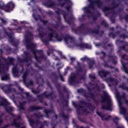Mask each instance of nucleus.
Instances as JSON below:
<instances>
[{
    "label": "nucleus",
    "instance_id": "f257e3e1",
    "mask_svg": "<svg viewBox=\"0 0 128 128\" xmlns=\"http://www.w3.org/2000/svg\"><path fill=\"white\" fill-rule=\"evenodd\" d=\"M48 30L51 32L48 34V39H45L42 40V42L44 44H48L49 42H62V40H64L66 44H68V42L70 40V42L74 41V37L70 36V35L67 34L64 36V34L56 32V30L52 28H48Z\"/></svg>",
    "mask_w": 128,
    "mask_h": 128
},
{
    "label": "nucleus",
    "instance_id": "f03ea898",
    "mask_svg": "<svg viewBox=\"0 0 128 128\" xmlns=\"http://www.w3.org/2000/svg\"><path fill=\"white\" fill-rule=\"evenodd\" d=\"M58 2H60L58 4L59 6L61 8L64 7V8L66 9V12H70V8L72 6V0H57ZM44 6H46V8H52L54 6H56V2H52V0H47V2L44 3Z\"/></svg>",
    "mask_w": 128,
    "mask_h": 128
},
{
    "label": "nucleus",
    "instance_id": "7ed1b4c3",
    "mask_svg": "<svg viewBox=\"0 0 128 128\" xmlns=\"http://www.w3.org/2000/svg\"><path fill=\"white\" fill-rule=\"evenodd\" d=\"M88 2L90 3L89 5L87 6L84 7L83 8L85 14H92L91 10H93L94 11L96 10V8L94 6V4H96L98 8H102V2L100 1V0H88Z\"/></svg>",
    "mask_w": 128,
    "mask_h": 128
},
{
    "label": "nucleus",
    "instance_id": "20e7f679",
    "mask_svg": "<svg viewBox=\"0 0 128 128\" xmlns=\"http://www.w3.org/2000/svg\"><path fill=\"white\" fill-rule=\"evenodd\" d=\"M104 96L101 97L102 100L101 102L102 104H104V102H106V106L104 104H102V110H112V100L110 99V96L108 94V92H103Z\"/></svg>",
    "mask_w": 128,
    "mask_h": 128
},
{
    "label": "nucleus",
    "instance_id": "39448f33",
    "mask_svg": "<svg viewBox=\"0 0 128 128\" xmlns=\"http://www.w3.org/2000/svg\"><path fill=\"white\" fill-rule=\"evenodd\" d=\"M33 48V49L30 50L32 52L34 58L36 60L37 62L40 64L42 60H46L48 58L44 55V53L42 50H37Z\"/></svg>",
    "mask_w": 128,
    "mask_h": 128
},
{
    "label": "nucleus",
    "instance_id": "423d86ee",
    "mask_svg": "<svg viewBox=\"0 0 128 128\" xmlns=\"http://www.w3.org/2000/svg\"><path fill=\"white\" fill-rule=\"evenodd\" d=\"M14 4L12 2L10 1L4 4V2L0 1V10H5L6 12H10L12 10H14ZM0 14L4 16V13L1 10H0Z\"/></svg>",
    "mask_w": 128,
    "mask_h": 128
},
{
    "label": "nucleus",
    "instance_id": "0eeeda50",
    "mask_svg": "<svg viewBox=\"0 0 128 128\" xmlns=\"http://www.w3.org/2000/svg\"><path fill=\"white\" fill-rule=\"evenodd\" d=\"M48 94V92L45 91L44 92L40 94L39 95H37V98H50L51 100H54V98H56V95L54 94V92H50L49 94ZM54 94V95H53Z\"/></svg>",
    "mask_w": 128,
    "mask_h": 128
},
{
    "label": "nucleus",
    "instance_id": "6e6552de",
    "mask_svg": "<svg viewBox=\"0 0 128 128\" xmlns=\"http://www.w3.org/2000/svg\"><path fill=\"white\" fill-rule=\"evenodd\" d=\"M71 10H72V6H71L70 10V12L67 11L68 12L63 13L64 18L66 22H67V24H70V26L72 24V21L74 20V16H72V14H70L71 16L67 17L68 16V14H70V12Z\"/></svg>",
    "mask_w": 128,
    "mask_h": 128
},
{
    "label": "nucleus",
    "instance_id": "1a4fd4ad",
    "mask_svg": "<svg viewBox=\"0 0 128 128\" xmlns=\"http://www.w3.org/2000/svg\"><path fill=\"white\" fill-rule=\"evenodd\" d=\"M56 88L59 94V98L62 102H64V100H66V98H68V95L67 96L64 97V93L60 90L62 88L60 84L56 83Z\"/></svg>",
    "mask_w": 128,
    "mask_h": 128
},
{
    "label": "nucleus",
    "instance_id": "9d476101",
    "mask_svg": "<svg viewBox=\"0 0 128 128\" xmlns=\"http://www.w3.org/2000/svg\"><path fill=\"white\" fill-rule=\"evenodd\" d=\"M24 55L25 56L24 58H18V60L20 62H32V56H30V52H24Z\"/></svg>",
    "mask_w": 128,
    "mask_h": 128
},
{
    "label": "nucleus",
    "instance_id": "9b49d317",
    "mask_svg": "<svg viewBox=\"0 0 128 128\" xmlns=\"http://www.w3.org/2000/svg\"><path fill=\"white\" fill-rule=\"evenodd\" d=\"M68 82L70 86H76V84H80V80L72 74L68 78Z\"/></svg>",
    "mask_w": 128,
    "mask_h": 128
},
{
    "label": "nucleus",
    "instance_id": "f8f14e48",
    "mask_svg": "<svg viewBox=\"0 0 128 128\" xmlns=\"http://www.w3.org/2000/svg\"><path fill=\"white\" fill-rule=\"evenodd\" d=\"M4 34H6L8 36L12 46H14L15 48H18V44L14 42V38L12 37V32H8L6 30H4Z\"/></svg>",
    "mask_w": 128,
    "mask_h": 128
},
{
    "label": "nucleus",
    "instance_id": "ddd939ff",
    "mask_svg": "<svg viewBox=\"0 0 128 128\" xmlns=\"http://www.w3.org/2000/svg\"><path fill=\"white\" fill-rule=\"evenodd\" d=\"M6 112L8 114H10L12 118H14V116H16V114H12V112H14V108L10 106H6L4 108Z\"/></svg>",
    "mask_w": 128,
    "mask_h": 128
},
{
    "label": "nucleus",
    "instance_id": "4468645a",
    "mask_svg": "<svg viewBox=\"0 0 128 128\" xmlns=\"http://www.w3.org/2000/svg\"><path fill=\"white\" fill-rule=\"evenodd\" d=\"M8 102L6 99V98L0 96V106H4V108L8 106Z\"/></svg>",
    "mask_w": 128,
    "mask_h": 128
},
{
    "label": "nucleus",
    "instance_id": "2eb2a0df",
    "mask_svg": "<svg viewBox=\"0 0 128 128\" xmlns=\"http://www.w3.org/2000/svg\"><path fill=\"white\" fill-rule=\"evenodd\" d=\"M44 107L40 106H36L32 105L29 107L28 109V112H31L34 110H42Z\"/></svg>",
    "mask_w": 128,
    "mask_h": 128
},
{
    "label": "nucleus",
    "instance_id": "dca6fc26",
    "mask_svg": "<svg viewBox=\"0 0 128 128\" xmlns=\"http://www.w3.org/2000/svg\"><path fill=\"white\" fill-rule=\"evenodd\" d=\"M98 74L102 78H106L110 74V72L108 70H102L98 72Z\"/></svg>",
    "mask_w": 128,
    "mask_h": 128
},
{
    "label": "nucleus",
    "instance_id": "f3484780",
    "mask_svg": "<svg viewBox=\"0 0 128 128\" xmlns=\"http://www.w3.org/2000/svg\"><path fill=\"white\" fill-rule=\"evenodd\" d=\"M76 46H78V48H80L82 50V48H87L88 50H91L92 48V46L88 44L81 43L77 44Z\"/></svg>",
    "mask_w": 128,
    "mask_h": 128
},
{
    "label": "nucleus",
    "instance_id": "a211bd4d",
    "mask_svg": "<svg viewBox=\"0 0 128 128\" xmlns=\"http://www.w3.org/2000/svg\"><path fill=\"white\" fill-rule=\"evenodd\" d=\"M24 94L26 96L27 100H28L29 102H36V98H34V97L32 96V95L30 94V92H26Z\"/></svg>",
    "mask_w": 128,
    "mask_h": 128
},
{
    "label": "nucleus",
    "instance_id": "6ab92c4d",
    "mask_svg": "<svg viewBox=\"0 0 128 128\" xmlns=\"http://www.w3.org/2000/svg\"><path fill=\"white\" fill-rule=\"evenodd\" d=\"M37 32L39 33V36L40 38H44L46 36V32H44V28L42 26H39L37 28Z\"/></svg>",
    "mask_w": 128,
    "mask_h": 128
},
{
    "label": "nucleus",
    "instance_id": "aec40b11",
    "mask_svg": "<svg viewBox=\"0 0 128 128\" xmlns=\"http://www.w3.org/2000/svg\"><path fill=\"white\" fill-rule=\"evenodd\" d=\"M88 96L86 98H90L91 100H92L96 104H100V101H98L96 98H94V94L92 92L88 93Z\"/></svg>",
    "mask_w": 128,
    "mask_h": 128
},
{
    "label": "nucleus",
    "instance_id": "412c9836",
    "mask_svg": "<svg viewBox=\"0 0 128 128\" xmlns=\"http://www.w3.org/2000/svg\"><path fill=\"white\" fill-rule=\"evenodd\" d=\"M108 56L109 62H110V60H112V62L114 65L118 64V62L116 61V60H118V57H116V56L109 54Z\"/></svg>",
    "mask_w": 128,
    "mask_h": 128
},
{
    "label": "nucleus",
    "instance_id": "4be33fe9",
    "mask_svg": "<svg viewBox=\"0 0 128 128\" xmlns=\"http://www.w3.org/2000/svg\"><path fill=\"white\" fill-rule=\"evenodd\" d=\"M12 72L14 78H18L20 70L18 68V67L16 66H15L12 68Z\"/></svg>",
    "mask_w": 128,
    "mask_h": 128
},
{
    "label": "nucleus",
    "instance_id": "5701e85b",
    "mask_svg": "<svg viewBox=\"0 0 128 128\" xmlns=\"http://www.w3.org/2000/svg\"><path fill=\"white\" fill-rule=\"evenodd\" d=\"M97 12V14L96 15H88V18H92V20L94 22H96V20H98V16H100L101 14L100 13V12H98V11L96 12Z\"/></svg>",
    "mask_w": 128,
    "mask_h": 128
},
{
    "label": "nucleus",
    "instance_id": "b1692460",
    "mask_svg": "<svg viewBox=\"0 0 128 128\" xmlns=\"http://www.w3.org/2000/svg\"><path fill=\"white\" fill-rule=\"evenodd\" d=\"M87 89L89 92H90L92 90H96L97 92H100V88L98 84H96V86L92 87V88H90V86H88Z\"/></svg>",
    "mask_w": 128,
    "mask_h": 128
},
{
    "label": "nucleus",
    "instance_id": "393cba45",
    "mask_svg": "<svg viewBox=\"0 0 128 128\" xmlns=\"http://www.w3.org/2000/svg\"><path fill=\"white\" fill-rule=\"evenodd\" d=\"M72 31L74 32L76 34H78V36H80V34H84V30L82 29L79 28H72Z\"/></svg>",
    "mask_w": 128,
    "mask_h": 128
},
{
    "label": "nucleus",
    "instance_id": "a878e982",
    "mask_svg": "<svg viewBox=\"0 0 128 128\" xmlns=\"http://www.w3.org/2000/svg\"><path fill=\"white\" fill-rule=\"evenodd\" d=\"M116 2H120V0H112L111 8L112 10H114V8H118V6H120L119 4H117Z\"/></svg>",
    "mask_w": 128,
    "mask_h": 128
},
{
    "label": "nucleus",
    "instance_id": "bb28decb",
    "mask_svg": "<svg viewBox=\"0 0 128 128\" xmlns=\"http://www.w3.org/2000/svg\"><path fill=\"white\" fill-rule=\"evenodd\" d=\"M59 116H60V118H62L64 120L65 122L66 120H68L69 116H68V115L64 114V111L61 112L59 114Z\"/></svg>",
    "mask_w": 128,
    "mask_h": 128
},
{
    "label": "nucleus",
    "instance_id": "cd10ccee",
    "mask_svg": "<svg viewBox=\"0 0 128 128\" xmlns=\"http://www.w3.org/2000/svg\"><path fill=\"white\" fill-rule=\"evenodd\" d=\"M28 122L31 126H34L35 124H40V121L39 120H36V121H34L32 118L28 119Z\"/></svg>",
    "mask_w": 128,
    "mask_h": 128
},
{
    "label": "nucleus",
    "instance_id": "c85d7f7f",
    "mask_svg": "<svg viewBox=\"0 0 128 128\" xmlns=\"http://www.w3.org/2000/svg\"><path fill=\"white\" fill-rule=\"evenodd\" d=\"M122 102H119V106L120 108V114H126V107H123L120 106Z\"/></svg>",
    "mask_w": 128,
    "mask_h": 128
},
{
    "label": "nucleus",
    "instance_id": "c756f323",
    "mask_svg": "<svg viewBox=\"0 0 128 128\" xmlns=\"http://www.w3.org/2000/svg\"><path fill=\"white\" fill-rule=\"evenodd\" d=\"M77 92H78V94H82V96H84V98H86V96H88V94L86 92V90H84L82 88L78 89L77 90Z\"/></svg>",
    "mask_w": 128,
    "mask_h": 128
},
{
    "label": "nucleus",
    "instance_id": "7c9ffc66",
    "mask_svg": "<svg viewBox=\"0 0 128 128\" xmlns=\"http://www.w3.org/2000/svg\"><path fill=\"white\" fill-rule=\"evenodd\" d=\"M26 48L31 50H32L33 48H36V44L32 42L28 43L26 44Z\"/></svg>",
    "mask_w": 128,
    "mask_h": 128
},
{
    "label": "nucleus",
    "instance_id": "2f4dec72",
    "mask_svg": "<svg viewBox=\"0 0 128 128\" xmlns=\"http://www.w3.org/2000/svg\"><path fill=\"white\" fill-rule=\"evenodd\" d=\"M77 72H84V68L82 66V64L80 62H77V66L75 67Z\"/></svg>",
    "mask_w": 128,
    "mask_h": 128
},
{
    "label": "nucleus",
    "instance_id": "473e14b6",
    "mask_svg": "<svg viewBox=\"0 0 128 128\" xmlns=\"http://www.w3.org/2000/svg\"><path fill=\"white\" fill-rule=\"evenodd\" d=\"M107 80L109 82H112V84L114 83L116 86H118V81L116 80L114 78H112V77H108L107 78Z\"/></svg>",
    "mask_w": 128,
    "mask_h": 128
},
{
    "label": "nucleus",
    "instance_id": "72a5a7b5",
    "mask_svg": "<svg viewBox=\"0 0 128 128\" xmlns=\"http://www.w3.org/2000/svg\"><path fill=\"white\" fill-rule=\"evenodd\" d=\"M80 102L81 104H84L86 106V108H91V106H92L90 102H84V100H80Z\"/></svg>",
    "mask_w": 128,
    "mask_h": 128
},
{
    "label": "nucleus",
    "instance_id": "f704fd0d",
    "mask_svg": "<svg viewBox=\"0 0 128 128\" xmlns=\"http://www.w3.org/2000/svg\"><path fill=\"white\" fill-rule=\"evenodd\" d=\"M24 104H26V102H20V105L18 106V108L19 110V112H21V110H26V108H24Z\"/></svg>",
    "mask_w": 128,
    "mask_h": 128
},
{
    "label": "nucleus",
    "instance_id": "c9c22d12",
    "mask_svg": "<svg viewBox=\"0 0 128 128\" xmlns=\"http://www.w3.org/2000/svg\"><path fill=\"white\" fill-rule=\"evenodd\" d=\"M54 76V78H53V80H52V82H53V84H54L55 86H56V84H60L58 82V78H60V76H56V74H53Z\"/></svg>",
    "mask_w": 128,
    "mask_h": 128
},
{
    "label": "nucleus",
    "instance_id": "e433bc0d",
    "mask_svg": "<svg viewBox=\"0 0 128 128\" xmlns=\"http://www.w3.org/2000/svg\"><path fill=\"white\" fill-rule=\"evenodd\" d=\"M44 112L46 116H48V114H54V110H48V109H44Z\"/></svg>",
    "mask_w": 128,
    "mask_h": 128
},
{
    "label": "nucleus",
    "instance_id": "4c0bfd02",
    "mask_svg": "<svg viewBox=\"0 0 128 128\" xmlns=\"http://www.w3.org/2000/svg\"><path fill=\"white\" fill-rule=\"evenodd\" d=\"M5 94H12V92H16V90L14 88H12L10 87H9L6 89V90H4Z\"/></svg>",
    "mask_w": 128,
    "mask_h": 128
},
{
    "label": "nucleus",
    "instance_id": "58836bf2",
    "mask_svg": "<svg viewBox=\"0 0 128 128\" xmlns=\"http://www.w3.org/2000/svg\"><path fill=\"white\" fill-rule=\"evenodd\" d=\"M15 60L14 58L10 57H8V59H4V61L8 62L10 64H14V62Z\"/></svg>",
    "mask_w": 128,
    "mask_h": 128
},
{
    "label": "nucleus",
    "instance_id": "ea45409f",
    "mask_svg": "<svg viewBox=\"0 0 128 128\" xmlns=\"http://www.w3.org/2000/svg\"><path fill=\"white\" fill-rule=\"evenodd\" d=\"M4 62H0V74H2L4 72Z\"/></svg>",
    "mask_w": 128,
    "mask_h": 128
},
{
    "label": "nucleus",
    "instance_id": "a19ab883",
    "mask_svg": "<svg viewBox=\"0 0 128 128\" xmlns=\"http://www.w3.org/2000/svg\"><path fill=\"white\" fill-rule=\"evenodd\" d=\"M97 26L98 28L92 30V34H100V26L98 25Z\"/></svg>",
    "mask_w": 128,
    "mask_h": 128
},
{
    "label": "nucleus",
    "instance_id": "79ce46f5",
    "mask_svg": "<svg viewBox=\"0 0 128 128\" xmlns=\"http://www.w3.org/2000/svg\"><path fill=\"white\" fill-rule=\"evenodd\" d=\"M2 80H10V74H6L4 76H1Z\"/></svg>",
    "mask_w": 128,
    "mask_h": 128
},
{
    "label": "nucleus",
    "instance_id": "37998d69",
    "mask_svg": "<svg viewBox=\"0 0 128 128\" xmlns=\"http://www.w3.org/2000/svg\"><path fill=\"white\" fill-rule=\"evenodd\" d=\"M112 120L115 124L116 126H118V120H120V118H118V117H114L112 119Z\"/></svg>",
    "mask_w": 128,
    "mask_h": 128
},
{
    "label": "nucleus",
    "instance_id": "c03bdc74",
    "mask_svg": "<svg viewBox=\"0 0 128 128\" xmlns=\"http://www.w3.org/2000/svg\"><path fill=\"white\" fill-rule=\"evenodd\" d=\"M92 29H91L90 28L88 27L85 28L84 29L85 34H92Z\"/></svg>",
    "mask_w": 128,
    "mask_h": 128
},
{
    "label": "nucleus",
    "instance_id": "a18cd8bd",
    "mask_svg": "<svg viewBox=\"0 0 128 128\" xmlns=\"http://www.w3.org/2000/svg\"><path fill=\"white\" fill-rule=\"evenodd\" d=\"M20 122H17L16 121L14 120L12 126H16V128H20Z\"/></svg>",
    "mask_w": 128,
    "mask_h": 128
},
{
    "label": "nucleus",
    "instance_id": "49530a36",
    "mask_svg": "<svg viewBox=\"0 0 128 128\" xmlns=\"http://www.w3.org/2000/svg\"><path fill=\"white\" fill-rule=\"evenodd\" d=\"M90 62L88 63V68H92L93 66L96 64V62H94V60H90V61H88Z\"/></svg>",
    "mask_w": 128,
    "mask_h": 128
},
{
    "label": "nucleus",
    "instance_id": "de8ad7c7",
    "mask_svg": "<svg viewBox=\"0 0 128 128\" xmlns=\"http://www.w3.org/2000/svg\"><path fill=\"white\" fill-rule=\"evenodd\" d=\"M16 116H15L14 117V120H15V122H18L20 120H22V116H20V114L18 115H16Z\"/></svg>",
    "mask_w": 128,
    "mask_h": 128
},
{
    "label": "nucleus",
    "instance_id": "09e8293b",
    "mask_svg": "<svg viewBox=\"0 0 128 128\" xmlns=\"http://www.w3.org/2000/svg\"><path fill=\"white\" fill-rule=\"evenodd\" d=\"M56 9L57 10H56L55 11V12L56 14H58V16H60V14H62V12H63V14H64V12H65L64 10H62L60 9V8H56Z\"/></svg>",
    "mask_w": 128,
    "mask_h": 128
},
{
    "label": "nucleus",
    "instance_id": "8fccbe9b",
    "mask_svg": "<svg viewBox=\"0 0 128 128\" xmlns=\"http://www.w3.org/2000/svg\"><path fill=\"white\" fill-rule=\"evenodd\" d=\"M40 87H38L36 88V90H32V92L34 94H40V90L38 88Z\"/></svg>",
    "mask_w": 128,
    "mask_h": 128
},
{
    "label": "nucleus",
    "instance_id": "3c124183",
    "mask_svg": "<svg viewBox=\"0 0 128 128\" xmlns=\"http://www.w3.org/2000/svg\"><path fill=\"white\" fill-rule=\"evenodd\" d=\"M119 88H122V90H126L128 92V87L126 86L124 84H120Z\"/></svg>",
    "mask_w": 128,
    "mask_h": 128
},
{
    "label": "nucleus",
    "instance_id": "603ef678",
    "mask_svg": "<svg viewBox=\"0 0 128 128\" xmlns=\"http://www.w3.org/2000/svg\"><path fill=\"white\" fill-rule=\"evenodd\" d=\"M102 12H108V10H112V8H110L109 6H106L102 8Z\"/></svg>",
    "mask_w": 128,
    "mask_h": 128
},
{
    "label": "nucleus",
    "instance_id": "864d4df0",
    "mask_svg": "<svg viewBox=\"0 0 128 128\" xmlns=\"http://www.w3.org/2000/svg\"><path fill=\"white\" fill-rule=\"evenodd\" d=\"M72 106H74V108H84V106L76 104V103L74 101H72Z\"/></svg>",
    "mask_w": 128,
    "mask_h": 128
},
{
    "label": "nucleus",
    "instance_id": "5fc2aeb1",
    "mask_svg": "<svg viewBox=\"0 0 128 128\" xmlns=\"http://www.w3.org/2000/svg\"><path fill=\"white\" fill-rule=\"evenodd\" d=\"M101 26H104V28H108V22L104 20H103L101 23H100Z\"/></svg>",
    "mask_w": 128,
    "mask_h": 128
},
{
    "label": "nucleus",
    "instance_id": "6e6d98bb",
    "mask_svg": "<svg viewBox=\"0 0 128 128\" xmlns=\"http://www.w3.org/2000/svg\"><path fill=\"white\" fill-rule=\"evenodd\" d=\"M100 54H103L102 56H100V60H104V58H106V54L104 52H101Z\"/></svg>",
    "mask_w": 128,
    "mask_h": 128
},
{
    "label": "nucleus",
    "instance_id": "4d7b16f0",
    "mask_svg": "<svg viewBox=\"0 0 128 128\" xmlns=\"http://www.w3.org/2000/svg\"><path fill=\"white\" fill-rule=\"evenodd\" d=\"M96 114H98V116H100V118H101V119L102 120H104V118H106V114H102L100 112H97Z\"/></svg>",
    "mask_w": 128,
    "mask_h": 128
},
{
    "label": "nucleus",
    "instance_id": "13d9d810",
    "mask_svg": "<svg viewBox=\"0 0 128 128\" xmlns=\"http://www.w3.org/2000/svg\"><path fill=\"white\" fill-rule=\"evenodd\" d=\"M25 42L26 44H30L32 43L30 42H32V38H29L28 37V36H25Z\"/></svg>",
    "mask_w": 128,
    "mask_h": 128
},
{
    "label": "nucleus",
    "instance_id": "bf43d9fd",
    "mask_svg": "<svg viewBox=\"0 0 128 128\" xmlns=\"http://www.w3.org/2000/svg\"><path fill=\"white\" fill-rule=\"evenodd\" d=\"M30 70H28V69H26L25 72H24V74H23V77L24 78H28V74H30Z\"/></svg>",
    "mask_w": 128,
    "mask_h": 128
},
{
    "label": "nucleus",
    "instance_id": "052dcab7",
    "mask_svg": "<svg viewBox=\"0 0 128 128\" xmlns=\"http://www.w3.org/2000/svg\"><path fill=\"white\" fill-rule=\"evenodd\" d=\"M120 98H123L124 100H126V93L124 92L122 95L118 96V100H120Z\"/></svg>",
    "mask_w": 128,
    "mask_h": 128
},
{
    "label": "nucleus",
    "instance_id": "680f3d73",
    "mask_svg": "<svg viewBox=\"0 0 128 128\" xmlns=\"http://www.w3.org/2000/svg\"><path fill=\"white\" fill-rule=\"evenodd\" d=\"M128 46V43H126L124 46H120V48H122L123 50H125L126 52H128V50L126 49V46Z\"/></svg>",
    "mask_w": 128,
    "mask_h": 128
},
{
    "label": "nucleus",
    "instance_id": "e2e57ef3",
    "mask_svg": "<svg viewBox=\"0 0 128 128\" xmlns=\"http://www.w3.org/2000/svg\"><path fill=\"white\" fill-rule=\"evenodd\" d=\"M120 38H123V40H124V38H128V35L122 33L120 36Z\"/></svg>",
    "mask_w": 128,
    "mask_h": 128
},
{
    "label": "nucleus",
    "instance_id": "0e129e2a",
    "mask_svg": "<svg viewBox=\"0 0 128 128\" xmlns=\"http://www.w3.org/2000/svg\"><path fill=\"white\" fill-rule=\"evenodd\" d=\"M32 16L36 22H38V17H40L39 15H36V14H33Z\"/></svg>",
    "mask_w": 128,
    "mask_h": 128
},
{
    "label": "nucleus",
    "instance_id": "69168bd1",
    "mask_svg": "<svg viewBox=\"0 0 128 128\" xmlns=\"http://www.w3.org/2000/svg\"><path fill=\"white\" fill-rule=\"evenodd\" d=\"M80 72L77 71L76 73H72L71 74L76 78L80 76Z\"/></svg>",
    "mask_w": 128,
    "mask_h": 128
},
{
    "label": "nucleus",
    "instance_id": "338daca9",
    "mask_svg": "<svg viewBox=\"0 0 128 128\" xmlns=\"http://www.w3.org/2000/svg\"><path fill=\"white\" fill-rule=\"evenodd\" d=\"M80 60H82V62H84V60H86L87 62H90V59L86 56L81 58Z\"/></svg>",
    "mask_w": 128,
    "mask_h": 128
},
{
    "label": "nucleus",
    "instance_id": "774afa93",
    "mask_svg": "<svg viewBox=\"0 0 128 128\" xmlns=\"http://www.w3.org/2000/svg\"><path fill=\"white\" fill-rule=\"evenodd\" d=\"M122 68H123V70H124V72L126 74H128V67H126V66L124 64H123Z\"/></svg>",
    "mask_w": 128,
    "mask_h": 128
}]
</instances>
